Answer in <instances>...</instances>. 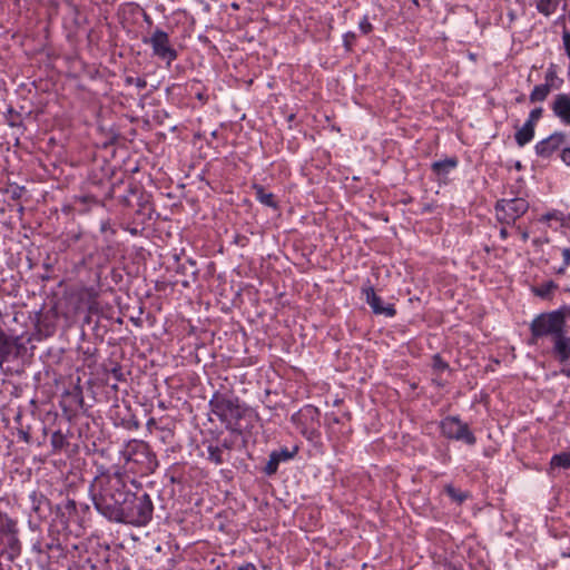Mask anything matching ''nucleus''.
Here are the masks:
<instances>
[{
  "label": "nucleus",
  "mask_w": 570,
  "mask_h": 570,
  "mask_svg": "<svg viewBox=\"0 0 570 570\" xmlns=\"http://www.w3.org/2000/svg\"><path fill=\"white\" fill-rule=\"evenodd\" d=\"M126 460L139 465L142 473H153L158 468V460L148 443L134 440L129 442Z\"/></svg>",
  "instance_id": "39448f33"
},
{
  "label": "nucleus",
  "mask_w": 570,
  "mask_h": 570,
  "mask_svg": "<svg viewBox=\"0 0 570 570\" xmlns=\"http://www.w3.org/2000/svg\"><path fill=\"white\" fill-rule=\"evenodd\" d=\"M529 203L524 198L500 199L495 204V215L503 224H513L527 213Z\"/></svg>",
  "instance_id": "423d86ee"
},
{
  "label": "nucleus",
  "mask_w": 570,
  "mask_h": 570,
  "mask_svg": "<svg viewBox=\"0 0 570 570\" xmlns=\"http://www.w3.org/2000/svg\"><path fill=\"white\" fill-rule=\"evenodd\" d=\"M212 415H215L230 430V442L235 448H246L249 416L233 401L214 395L209 402Z\"/></svg>",
  "instance_id": "f03ea898"
},
{
  "label": "nucleus",
  "mask_w": 570,
  "mask_h": 570,
  "mask_svg": "<svg viewBox=\"0 0 570 570\" xmlns=\"http://www.w3.org/2000/svg\"><path fill=\"white\" fill-rule=\"evenodd\" d=\"M154 504L149 494L144 493L137 497L130 492V498H127L126 503L118 511V515L114 522L127 523L135 527L146 525L153 517Z\"/></svg>",
  "instance_id": "7ed1b4c3"
},
{
  "label": "nucleus",
  "mask_w": 570,
  "mask_h": 570,
  "mask_svg": "<svg viewBox=\"0 0 570 570\" xmlns=\"http://www.w3.org/2000/svg\"><path fill=\"white\" fill-rule=\"evenodd\" d=\"M155 424V419H150L148 422H147V426L149 428L150 425H154Z\"/></svg>",
  "instance_id": "ea45409f"
},
{
  "label": "nucleus",
  "mask_w": 570,
  "mask_h": 570,
  "mask_svg": "<svg viewBox=\"0 0 570 570\" xmlns=\"http://www.w3.org/2000/svg\"><path fill=\"white\" fill-rule=\"evenodd\" d=\"M239 570H249V564H246L244 567H240Z\"/></svg>",
  "instance_id": "79ce46f5"
},
{
  "label": "nucleus",
  "mask_w": 570,
  "mask_h": 570,
  "mask_svg": "<svg viewBox=\"0 0 570 570\" xmlns=\"http://www.w3.org/2000/svg\"><path fill=\"white\" fill-rule=\"evenodd\" d=\"M208 459L215 464H220L223 462L222 454L223 451L218 446L209 445L208 449Z\"/></svg>",
  "instance_id": "393cba45"
},
{
  "label": "nucleus",
  "mask_w": 570,
  "mask_h": 570,
  "mask_svg": "<svg viewBox=\"0 0 570 570\" xmlns=\"http://www.w3.org/2000/svg\"><path fill=\"white\" fill-rule=\"evenodd\" d=\"M517 230L519 232L522 242H527L529 239V233L527 230H522L520 226L517 227Z\"/></svg>",
  "instance_id": "c9c22d12"
},
{
  "label": "nucleus",
  "mask_w": 570,
  "mask_h": 570,
  "mask_svg": "<svg viewBox=\"0 0 570 570\" xmlns=\"http://www.w3.org/2000/svg\"><path fill=\"white\" fill-rule=\"evenodd\" d=\"M508 236H509V233H508L507 228H501L500 229V237L504 240V239L508 238Z\"/></svg>",
  "instance_id": "4c0bfd02"
},
{
  "label": "nucleus",
  "mask_w": 570,
  "mask_h": 570,
  "mask_svg": "<svg viewBox=\"0 0 570 570\" xmlns=\"http://www.w3.org/2000/svg\"><path fill=\"white\" fill-rule=\"evenodd\" d=\"M442 434L452 440L463 441L469 445H474L476 438L470 431L466 423L462 422L458 416H446L440 423Z\"/></svg>",
  "instance_id": "0eeeda50"
},
{
  "label": "nucleus",
  "mask_w": 570,
  "mask_h": 570,
  "mask_svg": "<svg viewBox=\"0 0 570 570\" xmlns=\"http://www.w3.org/2000/svg\"><path fill=\"white\" fill-rule=\"evenodd\" d=\"M562 41H563V46H564V50L567 52V56L570 59V31L563 30V32H562Z\"/></svg>",
  "instance_id": "c756f323"
},
{
  "label": "nucleus",
  "mask_w": 570,
  "mask_h": 570,
  "mask_svg": "<svg viewBox=\"0 0 570 570\" xmlns=\"http://www.w3.org/2000/svg\"><path fill=\"white\" fill-rule=\"evenodd\" d=\"M197 98H198L199 100H204V99H205V97H204V95H203V94H197Z\"/></svg>",
  "instance_id": "a19ab883"
},
{
  "label": "nucleus",
  "mask_w": 570,
  "mask_h": 570,
  "mask_svg": "<svg viewBox=\"0 0 570 570\" xmlns=\"http://www.w3.org/2000/svg\"><path fill=\"white\" fill-rule=\"evenodd\" d=\"M561 160L566 164V165H570V148H563L562 151H561Z\"/></svg>",
  "instance_id": "7c9ffc66"
},
{
  "label": "nucleus",
  "mask_w": 570,
  "mask_h": 570,
  "mask_svg": "<svg viewBox=\"0 0 570 570\" xmlns=\"http://www.w3.org/2000/svg\"><path fill=\"white\" fill-rule=\"evenodd\" d=\"M100 230H101L102 233H107L108 230H110V233H111V234H114V233H115V230H114V229L111 228V226H110L109 220H104V222H101V224H100Z\"/></svg>",
  "instance_id": "72a5a7b5"
},
{
  "label": "nucleus",
  "mask_w": 570,
  "mask_h": 570,
  "mask_svg": "<svg viewBox=\"0 0 570 570\" xmlns=\"http://www.w3.org/2000/svg\"><path fill=\"white\" fill-rule=\"evenodd\" d=\"M566 313L557 309L550 313H543L537 316L531 325V342L535 343L539 337L551 335L556 340L564 333Z\"/></svg>",
  "instance_id": "20e7f679"
},
{
  "label": "nucleus",
  "mask_w": 570,
  "mask_h": 570,
  "mask_svg": "<svg viewBox=\"0 0 570 570\" xmlns=\"http://www.w3.org/2000/svg\"><path fill=\"white\" fill-rule=\"evenodd\" d=\"M13 525H14V524L12 523V521H11V520H8V530H9V531H12Z\"/></svg>",
  "instance_id": "58836bf2"
},
{
  "label": "nucleus",
  "mask_w": 570,
  "mask_h": 570,
  "mask_svg": "<svg viewBox=\"0 0 570 570\" xmlns=\"http://www.w3.org/2000/svg\"><path fill=\"white\" fill-rule=\"evenodd\" d=\"M358 27H360V30L364 33V35H367L370 33L372 30H373V26L372 23L370 22L368 18L367 17H364L360 23H358Z\"/></svg>",
  "instance_id": "c85d7f7f"
},
{
  "label": "nucleus",
  "mask_w": 570,
  "mask_h": 570,
  "mask_svg": "<svg viewBox=\"0 0 570 570\" xmlns=\"http://www.w3.org/2000/svg\"><path fill=\"white\" fill-rule=\"evenodd\" d=\"M443 570H463V569L459 564H455V563H452V562H446V563L443 564Z\"/></svg>",
  "instance_id": "f704fd0d"
},
{
  "label": "nucleus",
  "mask_w": 570,
  "mask_h": 570,
  "mask_svg": "<svg viewBox=\"0 0 570 570\" xmlns=\"http://www.w3.org/2000/svg\"><path fill=\"white\" fill-rule=\"evenodd\" d=\"M298 452V446L294 445L292 449L282 448L277 451H273L269 455V460L267 461L264 471L267 475H272L276 473L278 465L281 462H286L292 460Z\"/></svg>",
  "instance_id": "9b49d317"
},
{
  "label": "nucleus",
  "mask_w": 570,
  "mask_h": 570,
  "mask_svg": "<svg viewBox=\"0 0 570 570\" xmlns=\"http://www.w3.org/2000/svg\"><path fill=\"white\" fill-rule=\"evenodd\" d=\"M98 203V199L92 195H82L75 197V204L81 206V208L79 209L80 213L88 212L91 205H97Z\"/></svg>",
  "instance_id": "412c9836"
},
{
  "label": "nucleus",
  "mask_w": 570,
  "mask_h": 570,
  "mask_svg": "<svg viewBox=\"0 0 570 570\" xmlns=\"http://www.w3.org/2000/svg\"><path fill=\"white\" fill-rule=\"evenodd\" d=\"M534 137V127L525 124L515 132L514 138L518 146L523 147L530 142Z\"/></svg>",
  "instance_id": "2eb2a0df"
},
{
  "label": "nucleus",
  "mask_w": 570,
  "mask_h": 570,
  "mask_svg": "<svg viewBox=\"0 0 570 570\" xmlns=\"http://www.w3.org/2000/svg\"><path fill=\"white\" fill-rule=\"evenodd\" d=\"M564 140L566 135L563 132H553L548 138L537 142L535 153L542 158H548L564 144Z\"/></svg>",
  "instance_id": "9d476101"
},
{
  "label": "nucleus",
  "mask_w": 570,
  "mask_h": 570,
  "mask_svg": "<svg viewBox=\"0 0 570 570\" xmlns=\"http://www.w3.org/2000/svg\"><path fill=\"white\" fill-rule=\"evenodd\" d=\"M125 81L127 85H135L139 89H144L147 86V81L144 78L127 77Z\"/></svg>",
  "instance_id": "cd10ccee"
},
{
  "label": "nucleus",
  "mask_w": 570,
  "mask_h": 570,
  "mask_svg": "<svg viewBox=\"0 0 570 570\" xmlns=\"http://www.w3.org/2000/svg\"><path fill=\"white\" fill-rule=\"evenodd\" d=\"M90 491L96 510L109 521L116 519L127 498H130L125 475L119 471L100 472L95 478Z\"/></svg>",
  "instance_id": "f257e3e1"
},
{
  "label": "nucleus",
  "mask_w": 570,
  "mask_h": 570,
  "mask_svg": "<svg viewBox=\"0 0 570 570\" xmlns=\"http://www.w3.org/2000/svg\"><path fill=\"white\" fill-rule=\"evenodd\" d=\"M254 189L258 202L274 209L277 208V202L273 193L267 191L264 187L258 185H254Z\"/></svg>",
  "instance_id": "4468645a"
},
{
  "label": "nucleus",
  "mask_w": 570,
  "mask_h": 570,
  "mask_svg": "<svg viewBox=\"0 0 570 570\" xmlns=\"http://www.w3.org/2000/svg\"><path fill=\"white\" fill-rule=\"evenodd\" d=\"M146 43L150 45L154 56L166 61L170 66L177 59V51L171 47L169 36L161 29H156Z\"/></svg>",
  "instance_id": "6e6552de"
},
{
  "label": "nucleus",
  "mask_w": 570,
  "mask_h": 570,
  "mask_svg": "<svg viewBox=\"0 0 570 570\" xmlns=\"http://www.w3.org/2000/svg\"><path fill=\"white\" fill-rule=\"evenodd\" d=\"M550 91L551 88L549 83L538 85L531 91L529 99L531 102L543 101L547 99Z\"/></svg>",
  "instance_id": "f3484780"
},
{
  "label": "nucleus",
  "mask_w": 570,
  "mask_h": 570,
  "mask_svg": "<svg viewBox=\"0 0 570 570\" xmlns=\"http://www.w3.org/2000/svg\"><path fill=\"white\" fill-rule=\"evenodd\" d=\"M551 109L556 117L567 126H570V96L567 94H559L554 97Z\"/></svg>",
  "instance_id": "f8f14e48"
},
{
  "label": "nucleus",
  "mask_w": 570,
  "mask_h": 570,
  "mask_svg": "<svg viewBox=\"0 0 570 570\" xmlns=\"http://www.w3.org/2000/svg\"><path fill=\"white\" fill-rule=\"evenodd\" d=\"M544 78H546V83H549L550 88L557 87L554 85V81L558 80V77H557L556 69L552 66L550 68H548Z\"/></svg>",
  "instance_id": "bb28decb"
},
{
  "label": "nucleus",
  "mask_w": 570,
  "mask_h": 570,
  "mask_svg": "<svg viewBox=\"0 0 570 570\" xmlns=\"http://www.w3.org/2000/svg\"><path fill=\"white\" fill-rule=\"evenodd\" d=\"M444 492L453 500L455 501L456 503H462L464 502L469 494L466 492H463L456 488H454L452 484H446L444 487Z\"/></svg>",
  "instance_id": "4be33fe9"
},
{
  "label": "nucleus",
  "mask_w": 570,
  "mask_h": 570,
  "mask_svg": "<svg viewBox=\"0 0 570 570\" xmlns=\"http://www.w3.org/2000/svg\"><path fill=\"white\" fill-rule=\"evenodd\" d=\"M554 352L561 362L570 358V338L564 333L554 340Z\"/></svg>",
  "instance_id": "ddd939ff"
},
{
  "label": "nucleus",
  "mask_w": 570,
  "mask_h": 570,
  "mask_svg": "<svg viewBox=\"0 0 570 570\" xmlns=\"http://www.w3.org/2000/svg\"><path fill=\"white\" fill-rule=\"evenodd\" d=\"M551 468L570 469V452L554 454L550 461Z\"/></svg>",
  "instance_id": "aec40b11"
},
{
  "label": "nucleus",
  "mask_w": 570,
  "mask_h": 570,
  "mask_svg": "<svg viewBox=\"0 0 570 570\" xmlns=\"http://www.w3.org/2000/svg\"><path fill=\"white\" fill-rule=\"evenodd\" d=\"M24 193V187H20V186H16L13 189H12V198L13 199H18L22 196V194Z\"/></svg>",
  "instance_id": "473e14b6"
},
{
  "label": "nucleus",
  "mask_w": 570,
  "mask_h": 570,
  "mask_svg": "<svg viewBox=\"0 0 570 570\" xmlns=\"http://www.w3.org/2000/svg\"><path fill=\"white\" fill-rule=\"evenodd\" d=\"M542 112L543 110L541 107L532 109L529 114V118L527 119L525 124H530V126L535 128V124L541 118Z\"/></svg>",
  "instance_id": "a878e982"
},
{
  "label": "nucleus",
  "mask_w": 570,
  "mask_h": 570,
  "mask_svg": "<svg viewBox=\"0 0 570 570\" xmlns=\"http://www.w3.org/2000/svg\"><path fill=\"white\" fill-rule=\"evenodd\" d=\"M19 438L21 440H23L24 442L29 443L30 442V435L28 432L23 431V430H20L19 431Z\"/></svg>",
  "instance_id": "e433bc0d"
},
{
  "label": "nucleus",
  "mask_w": 570,
  "mask_h": 570,
  "mask_svg": "<svg viewBox=\"0 0 570 570\" xmlns=\"http://www.w3.org/2000/svg\"><path fill=\"white\" fill-rule=\"evenodd\" d=\"M362 293L365 296L366 303L372 308V312L376 315H384L385 317H393L396 314V309L393 304H383L380 296L376 295L372 286L363 287Z\"/></svg>",
  "instance_id": "1a4fd4ad"
},
{
  "label": "nucleus",
  "mask_w": 570,
  "mask_h": 570,
  "mask_svg": "<svg viewBox=\"0 0 570 570\" xmlns=\"http://www.w3.org/2000/svg\"><path fill=\"white\" fill-rule=\"evenodd\" d=\"M434 366L438 370H445L448 367V364L445 362H443L439 355H436V356H434Z\"/></svg>",
  "instance_id": "2f4dec72"
},
{
  "label": "nucleus",
  "mask_w": 570,
  "mask_h": 570,
  "mask_svg": "<svg viewBox=\"0 0 570 570\" xmlns=\"http://www.w3.org/2000/svg\"><path fill=\"white\" fill-rule=\"evenodd\" d=\"M456 165L458 160L455 158H450L433 163L432 169L438 175L448 174L451 169L455 168Z\"/></svg>",
  "instance_id": "6ab92c4d"
},
{
  "label": "nucleus",
  "mask_w": 570,
  "mask_h": 570,
  "mask_svg": "<svg viewBox=\"0 0 570 570\" xmlns=\"http://www.w3.org/2000/svg\"><path fill=\"white\" fill-rule=\"evenodd\" d=\"M50 443L55 451H60L68 444L67 439L61 431H55L51 434Z\"/></svg>",
  "instance_id": "5701e85b"
},
{
  "label": "nucleus",
  "mask_w": 570,
  "mask_h": 570,
  "mask_svg": "<svg viewBox=\"0 0 570 570\" xmlns=\"http://www.w3.org/2000/svg\"><path fill=\"white\" fill-rule=\"evenodd\" d=\"M537 9L539 12L549 16L556 10V2L552 0H539L537 3Z\"/></svg>",
  "instance_id": "b1692460"
},
{
  "label": "nucleus",
  "mask_w": 570,
  "mask_h": 570,
  "mask_svg": "<svg viewBox=\"0 0 570 570\" xmlns=\"http://www.w3.org/2000/svg\"><path fill=\"white\" fill-rule=\"evenodd\" d=\"M558 285L553 281H547L538 286L532 287V293L543 299L550 298Z\"/></svg>",
  "instance_id": "dca6fc26"
},
{
  "label": "nucleus",
  "mask_w": 570,
  "mask_h": 570,
  "mask_svg": "<svg viewBox=\"0 0 570 570\" xmlns=\"http://www.w3.org/2000/svg\"><path fill=\"white\" fill-rule=\"evenodd\" d=\"M554 250L560 252L562 263L560 265H553L551 269L554 274L562 275L570 265V248H557Z\"/></svg>",
  "instance_id": "a211bd4d"
}]
</instances>
